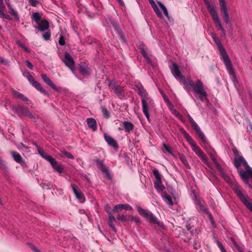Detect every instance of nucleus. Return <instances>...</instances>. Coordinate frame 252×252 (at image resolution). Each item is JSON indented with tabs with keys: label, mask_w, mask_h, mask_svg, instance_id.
<instances>
[{
	"label": "nucleus",
	"mask_w": 252,
	"mask_h": 252,
	"mask_svg": "<svg viewBox=\"0 0 252 252\" xmlns=\"http://www.w3.org/2000/svg\"><path fill=\"white\" fill-rule=\"evenodd\" d=\"M173 76L177 79H179L180 81L184 85L185 88L190 91L191 88L193 89L196 97L202 101L207 99V94L205 90L202 82L197 79L194 83L189 78L185 79L181 75L180 69L177 64L174 63L171 69Z\"/></svg>",
	"instance_id": "f257e3e1"
},
{
	"label": "nucleus",
	"mask_w": 252,
	"mask_h": 252,
	"mask_svg": "<svg viewBox=\"0 0 252 252\" xmlns=\"http://www.w3.org/2000/svg\"><path fill=\"white\" fill-rule=\"evenodd\" d=\"M234 165L237 168L241 179L244 182L252 188L249 180L252 178V169L248 165L242 156H237L234 160Z\"/></svg>",
	"instance_id": "f03ea898"
},
{
	"label": "nucleus",
	"mask_w": 252,
	"mask_h": 252,
	"mask_svg": "<svg viewBox=\"0 0 252 252\" xmlns=\"http://www.w3.org/2000/svg\"><path fill=\"white\" fill-rule=\"evenodd\" d=\"M212 38L217 45L219 51L220 52V55L223 60L224 63L226 66V69L229 73L231 74L234 75V70L232 67V65L231 63V62L227 55L225 50L222 45L220 43V41L218 39L217 37L215 34L212 35Z\"/></svg>",
	"instance_id": "7ed1b4c3"
},
{
	"label": "nucleus",
	"mask_w": 252,
	"mask_h": 252,
	"mask_svg": "<svg viewBox=\"0 0 252 252\" xmlns=\"http://www.w3.org/2000/svg\"><path fill=\"white\" fill-rule=\"evenodd\" d=\"M205 5L209 11L210 15L212 17V19L215 24L216 27L218 30L221 31L222 34L225 35V31L223 29L220 20V19L216 6L215 4H211L208 1H205Z\"/></svg>",
	"instance_id": "20e7f679"
},
{
	"label": "nucleus",
	"mask_w": 252,
	"mask_h": 252,
	"mask_svg": "<svg viewBox=\"0 0 252 252\" xmlns=\"http://www.w3.org/2000/svg\"><path fill=\"white\" fill-rule=\"evenodd\" d=\"M232 188L240 200L252 212V202L250 200L249 196L243 192L240 186L237 183H235L232 184Z\"/></svg>",
	"instance_id": "39448f33"
},
{
	"label": "nucleus",
	"mask_w": 252,
	"mask_h": 252,
	"mask_svg": "<svg viewBox=\"0 0 252 252\" xmlns=\"http://www.w3.org/2000/svg\"><path fill=\"white\" fill-rule=\"evenodd\" d=\"M185 136L188 140H190V144L191 145V147L193 151L195 153V154L199 157L200 159L203 161L204 164H205L208 167L210 166V163L209 162V159L206 157V156L204 154L203 152L201 150V149L192 140V139L189 135L188 133L186 132H185Z\"/></svg>",
	"instance_id": "423d86ee"
},
{
	"label": "nucleus",
	"mask_w": 252,
	"mask_h": 252,
	"mask_svg": "<svg viewBox=\"0 0 252 252\" xmlns=\"http://www.w3.org/2000/svg\"><path fill=\"white\" fill-rule=\"evenodd\" d=\"M137 210L139 214L148 220L150 223L157 224L158 227L162 229L165 228L164 224L158 221L157 218L151 212L145 210L140 207H138Z\"/></svg>",
	"instance_id": "0eeeda50"
},
{
	"label": "nucleus",
	"mask_w": 252,
	"mask_h": 252,
	"mask_svg": "<svg viewBox=\"0 0 252 252\" xmlns=\"http://www.w3.org/2000/svg\"><path fill=\"white\" fill-rule=\"evenodd\" d=\"M40 155L46 160L50 163L52 167L54 169L59 173L60 174L62 173L63 172L64 168L60 164H59L57 161H56L53 158L50 156L45 154L39 151Z\"/></svg>",
	"instance_id": "6e6552de"
},
{
	"label": "nucleus",
	"mask_w": 252,
	"mask_h": 252,
	"mask_svg": "<svg viewBox=\"0 0 252 252\" xmlns=\"http://www.w3.org/2000/svg\"><path fill=\"white\" fill-rule=\"evenodd\" d=\"M142 104V111L146 117L149 120L150 114H149V107L153 104V100L151 98H147L146 99H141Z\"/></svg>",
	"instance_id": "1a4fd4ad"
},
{
	"label": "nucleus",
	"mask_w": 252,
	"mask_h": 252,
	"mask_svg": "<svg viewBox=\"0 0 252 252\" xmlns=\"http://www.w3.org/2000/svg\"><path fill=\"white\" fill-rule=\"evenodd\" d=\"M64 63L65 64V65L67 67H68L73 72H74L73 68L74 66V62L73 58L71 56V55L67 53H66L65 54V59L64 60Z\"/></svg>",
	"instance_id": "9d476101"
},
{
	"label": "nucleus",
	"mask_w": 252,
	"mask_h": 252,
	"mask_svg": "<svg viewBox=\"0 0 252 252\" xmlns=\"http://www.w3.org/2000/svg\"><path fill=\"white\" fill-rule=\"evenodd\" d=\"M71 187L72 189L73 193L75 195L76 197L79 200L81 203H83L85 201V198L83 194L80 191L78 190L76 186L75 185L71 184Z\"/></svg>",
	"instance_id": "9b49d317"
},
{
	"label": "nucleus",
	"mask_w": 252,
	"mask_h": 252,
	"mask_svg": "<svg viewBox=\"0 0 252 252\" xmlns=\"http://www.w3.org/2000/svg\"><path fill=\"white\" fill-rule=\"evenodd\" d=\"M192 126L193 127L194 129L195 130L196 132L197 133L199 137L203 142L206 141V137L204 135L203 133L201 131L199 126H198L197 123L193 121L191 123Z\"/></svg>",
	"instance_id": "f8f14e48"
},
{
	"label": "nucleus",
	"mask_w": 252,
	"mask_h": 252,
	"mask_svg": "<svg viewBox=\"0 0 252 252\" xmlns=\"http://www.w3.org/2000/svg\"><path fill=\"white\" fill-rule=\"evenodd\" d=\"M192 126L193 127L194 129L195 130L196 132L197 133L199 137L203 142L206 141V137L204 135L203 133L201 131L199 126H198L197 123L193 121L191 123Z\"/></svg>",
	"instance_id": "ddd939ff"
},
{
	"label": "nucleus",
	"mask_w": 252,
	"mask_h": 252,
	"mask_svg": "<svg viewBox=\"0 0 252 252\" xmlns=\"http://www.w3.org/2000/svg\"><path fill=\"white\" fill-rule=\"evenodd\" d=\"M34 27L40 31L43 32L48 29L49 23L46 20H42L38 23H37L36 26H34Z\"/></svg>",
	"instance_id": "4468645a"
},
{
	"label": "nucleus",
	"mask_w": 252,
	"mask_h": 252,
	"mask_svg": "<svg viewBox=\"0 0 252 252\" xmlns=\"http://www.w3.org/2000/svg\"><path fill=\"white\" fill-rule=\"evenodd\" d=\"M41 77L43 81L48 86L51 87L53 90L56 91H59L58 88L56 86L53 82L47 77L45 74H42Z\"/></svg>",
	"instance_id": "2eb2a0df"
},
{
	"label": "nucleus",
	"mask_w": 252,
	"mask_h": 252,
	"mask_svg": "<svg viewBox=\"0 0 252 252\" xmlns=\"http://www.w3.org/2000/svg\"><path fill=\"white\" fill-rule=\"evenodd\" d=\"M123 209L126 210L131 211L132 208L128 204H119L114 206L113 211H120Z\"/></svg>",
	"instance_id": "dca6fc26"
},
{
	"label": "nucleus",
	"mask_w": 252,
	"mask_h": 252,
	"mask_svg": "<svg viewBox=\"0 0 252 252\" xmlns=\"http://www.w3.org/2000/svg\"><path fill=\"white\" fill-rule=\"evenodd\" d=\"M96 162L98 166V167L102 170V172L105 173L106 174V176L110 179V175L108 172V169L106 167V165L104 164L102 161L97 159L96 160Z\"/></svg>",
	"instance_id": "f3484780"
},
{
	"label": "nucleus",
	"mask_w": 252,
	"mask_h": 252,
	"mask_svg": "<svg viewBox=\"0 0 252 252\" xmlns=\"http://www.w3.org/2000/svg\"><path fill=\"white\" fill-rule=\"evenodd\" d=\"M96 162L98 166V167L102 170V172L105 173L106 174V176L110 179V175L108 172V169L106 167V165L104 164L102 161L97 159L96 160Z\"/></svg>",
	"instance_id": "a211bd4d"
},
{
	"label": "nucleus",
	"mask_w": 252,
	"mask_h": 252,
	"mask_svg": "<svg viewBox=\"0 0 252 252\" xmlns=\"http://www.w3.org/2000/svg\"><path fill=\"white\" fill-rule=\"evenodd\" d=\"M96 162L98 166V167L102 170V172L105 173L106 174V176L110 179V175L108 172V169L106 167V165L104 164L102 161L97 159L96 160Z\"/></svg>",
	"instance_id": "6ab92c4d"
},
{
	"label": "nucleus",
	"mask_w": 252,
	"mask_h": 252,
	"mask_svg": "<svg viewBox=\"0 0 252 252\" xmlns=\"http://www.w3.org/2000/svg\"><path fill=\"white\" fill-rule=\"evenodd\" d=\"M5 2L10 10L11 14L13 15L16 20H19V17L18 14V12L16 10L13 8L10 3L9 0H5Z\"/></svg>",
	"instance_id": "aec40b11"
},
{
	"label": "nucleus",
	"mask_w": 252,
	"mask_h": 252,
	"mask_svg": "<svg viewBox=\"0 0 252 252\" xmlns=\"http://www.w3.org/2000/svg\"><path fill=\"white\" fill-rule=\"evenodd\" d=\"M104 138L105 140L109 145L114 148H118V146L116 141L111 136L107 135L106 134H104Z\"/></svg>",
	"instance_id": "412c9836"
},
{
	"label": "nucleus",
	"mask_w": 252,
	"mask_h": 252,
	"mask_svg": "<svg viewBox=\"0 0 252 252\" xmlns=\"http://www.w3.org/2000/svg\"><path fill=\"white\" fill-rule=\"evenodd\" d=\"M220 10L222 13V17L224 19V22L227 24H231V22L227 8L221 9H220Z\"/></svg>",
	"instance_id": "4be33fe9"
},
{
	"label": "nucleus",
	"mask_w": 252,
	"mask_h": 252,
	"mask_svg": "<svg viewBox=\"0 0 252 252\" xmlns=\"http://www.w3.org/2000/svg\"><path fill=\"white\" fill-rule=\"evenodd\" d=\"M87 124L90 128H91L94 130H95L97 129V126L96 121L94 119L88 118L87 120Z\"/></svg>",
	"instance_id": "5701e85b"
},
{
	"label": "nucleus",
	"mask_w": 252,
	"mask_h": 252,
	"mask_svg": "<svg viewBox=\"0 0 252 252\" xmlns=\"http://www.w3.org/2000/svg\"><path fill=\"white\" fill-rule=\"evenodd\" d=\"M138 94L142 97V99H146L147 98H151L146 93L145 90L142 86L138 88Z\"/></svg>",
	"instance_id": "b1692460"
},
{
	"label": "nucleus",
	"mask_w": 252,
	"mask_h": 252,
	"mask_svg": "<svg viewBox=\"0 0 252 252\" xmlns=\"http://www.w3.org/2000/svg\"><path fill=\"white\" fill-rule=\"evenodd\" d=\"M32 85L41 93L44 94L45 95H49V94L42 87L41 85L37 81H35L32 84Z\"/></svg>",
	"instance_id": "393cba45"
},
{
	"label": "nucleus",
	"mask_w": 252,
	"mask_h": 252,
	"mask_svg": "<svg viewBox=\"0 0 252 252\" xmlns=\"http://www.w3.org/2000/svg\"><path fill=\"white\" fill-rule=\"evenodd\" d=\"M154 187L158 192L162 191L165 188L161 185V180L155 181L154 182Z\"/></svg>",
	"instance_id": "a878e982"
},
{
	"label": "nucleus",
	"mask_w": 252,
	"mask_h": 252,
	"mask_svg": "<svg viewBox=\"0 0 252 252\" xmlns=\"http://www.w3.org/2000/svg\"><path fill=\"white\" fill-rule=\"evenodd\" d=\"M117 219L118 220L123 222L128 221L131 220V216L123 214L122 216H118Z\"/></svg>",
	"instance_id": "bb28decb"
},
{
	"label": "nucleus",
	"mask_w": 252,
	"mask_h": 252,
	"mask_svg": "<svg viewBox=\"0 0 252 252\" xmlns=\"http://www.w3.org/2000/svg\"><path fill=\"white\" fill-rule=\"evenodd\" d=\"M11 154L12 155L13 158L16 162L18 163L21 162L22 158L19 153L13 151L11 152Z\"/></svg>",
	"instance_id": "cd10ccee"
},
{
	"label": "nucleus",
	"mask_w": 252,
	"mask_h": 252,
	"mask_svg": "<svg viewBox=\"0 0 252 252\" xmlns=\"http://www.w3.org/2000/svg\"><path fill=\"white\" fill-rule=\"evenodd\" d=\"M115 220V218L114 217V216L111 213H109L108 224L114 231H115V227L114 224V221Z\"/></svg>",
	"instance_id": "c85d7f7f"
},
{
	"label": "nucleus",
	"mask_w": 252,
	"mask_h": 252,
	"mask_svg": "<svg viewBox=\"0 0 252 252\" xmlns=\"http://www.w3.org/2000/svg\"><path fill=\"white\" fill-rule=\"evenodd\" d=\"M111 88L114 91V93L119 96H120L122 95V92L123 91L122 87L114 85Z\"/></svg>",
	"instance_id": "c756f323"
},
{
	"label": "nucleus",
	"mask_w": 252,
	"mask_h": 252,
	"mask_svg": "<svg viewBox=\"0 0 252 252\" xmlns=\"http://www.w3.org/2000/svg\"><path fill=\"white\" fill-rule=\"evenodd\" d=\"M123 125L126 131H130L133 128V125L132 123L128 122H124Z\"/></svg>",
	"instance_id": "7c9ffc66"
},
{
	"label": "nucleus",
	"mask_w": 252,
	"mask_h": 252,
	"mask_svg": "<svg viewBox=\"0 0 252 252\" xmlns=\"http://www.w3.org/2000/svg\"><path fill=\"white\" fill-rule=\"evenodd\" d=\"M13 94L15 97L20 98L23 101H27L28 100L27 97L24 96L23 94L16 91H13Z\"/></svg>",
	"instance_id": "2f4dec72"
},
{
	"label": "nucleus",
	"mask_w": 252,
	"mask_h": 252,
	"mask_svg": "<svg viewBox=\"0 0 252 252\" xmlns=\"http://www.w3.org/2000/svg\"><path fill=\"white\" fill-rule=\"evenodd\" d=\"M179 158L186 167L189 168V165L188 162L186 157L184 155H180Z\"/></svg>",
	"instance_id": "473e14b6"
},
{
	"label": "nucleus",
	"mask_w": 252,
	"mask_h": 252,
	"mask_svg": "<svg viewBox=\"0 0 252 252\" xmlns=\"http://www.w3.org/2000/svg\"><path fill=\"white\" fill-rule=\"evenodd\" d=\"M23 75L26 77L29 81L32 84L35 81L34 78L29 72H24Z\"/></svg>",
	"instance_id": "72a5a7b5"
},
{
	"label": "nucleus",
	"mask_w": 252,
	"mask_h": 252,
	"mask_svg": "<svg viewBox=\"0 0 252 252\" xmlns=\"http://www.w3.org/2000/svg\"><path fill=\"white\" fill-rule=\"evenodd\" d=\"M32 19L35 21L36 24L41 21V16L38 12L34 13L32 15Z\"/></svg>",
	"instance_id": "f704fd0d"
},
{
	"label": "nucleus",
	"mask_w": 252,
	"mask_h": 252,
	"mask_svg": "<svg viewBox=\"0 0 252 252\" xmlns=\"http://www.w3.org/2000/svg\"><path fill=\"white\" fill-rule=\"evenodd\" d=\"M158 4L159 7H160V8L163 11V12L165 16L167 18L169 19V15H168V13L167 10L166 8L165 7V6L160 2H158Z\"/></svg>",
	"instance_id": "c9c22d12"
},
{
	"label": "nucleus",
	"mask_w": 252,
	"mask_h": 252,
	"mask_svg": "<svg viewBox=\"0 0 252 252\" xmlns=\"http://www.w3.org/2000/svg\"><path fill=\"white\" fill-rule=\"evenodd\" d=\"M21 109L23 113L25 114L26 116L29 117L31 118H35V117H33V115L29 111V110L27 108L21 107Z\"/></svg>",
	"instance_id": "e433bc0d"
},
{
	"label": "nucleus",
	"mask_w": 252,
	"mask_h": 252,
	"mask_svg": "<svg viewBox=\"0 0 252 252\" xmlns=\"http://www.w3.org/2000/svg\"><path fill=\"white\" fill-rule=\"evenodd\" d=\"M164 200L165 201V202L170 205H173V202L172 201V199L171 197L168 195L165 194L163 196Z\"/></svg>",
	"instance_id": "4c0bfd02"
},
{
	"label": "nucleus",
	"mask_w": 252,
	"mask_h": 252,
	"mask_svg": "<svg viewBox=\"0 0 252 252\" xmlns=\"http://www.w3.org/2000/svg\"><path fill=\"white\" fill-rule=\"evenodd\" d=\"M153 174L156 179V181L161 180L160 174H159L158 170V169H156L153 170Z\"/></svg>",
	"instance_id": "58836bf2"
},
{
	"label": "nucleus",
	"mask_w": 252,
	"mask_h": 252,
	"mask_svg": "<svg viewBox=\"0 0 252 252\" xmlns=\"http://www.w3.org/2000/svg\"><path fill=\"white\" fill-rule=\"evenodd\" d=\"M80 71L83 75H89L90 73L89 70L87 68H86L82 66L80 67Z\"/></svg>",
	"instance_id": "ea45409f"
},
{
	"label": "nucleus",
	"mask_w": 252,
	"mask_h": 252,
	"mask_svg": "<svg viewBox=\"0 0 252 252\" xmlns=\"http://www.w3.org/2000/svg\"><path fill=\"white\" fill-rule=\"evenodd\" d=\"M16 43H17V44L19 45L20 47H21L25 52H28V53L30 52V50L27 47H26V46L23 43H22L20 41H19V40L17 41Z\"/></svg>",
	"instance_id": "a19ab883"
},
{
	"label": "nucleus",
	"mask_w": 252,
	"mask_h": 252,
	"mask_svg": "<svg viewBox=\"0 0 252 252\" xmlns=\"http://www.w3.org/2000/svg\"><path fill=\"white\" fill-rule=\"evenodd\" d=\"M173 114L178 117L182 122H185V119L177 111L174 110L172 111Z\"/></svg>",
	"instance_id": "79ce46f5"
},
{
	"label": "nucleus",
	"mask_w": 252,
	"mask_h": 252,
	"mask_svg": "<svg viewBox=\"0 0 252 252\" xmlns=\"http://www.w3.org/2000/svg\"><path fill=\"white\" fill-rule=\"evenodd\" d=\"M62 154L65 157L68 158H70V159H73L74 158V157L73 156V155H72L71 154H70V153L69 152H67L66 151H62Z\"/></svg>",
	"instance_id": "37998d69"
},
{
	"label": "nucleus",
	"mask_w": 252,
	"mask_h": 252,
	"mask_svg": "<svg viewBox=\"0 0 252 252\" xmlns=\"http://www.w3.org/2000/svg\"><path fill=\"white\" fill-rule=\"evenodd\" d=\"M210 158H211V159L213 160V161L214 162V163L217 165V166L218 167H220V164L218 163V161H217V158H216V156H215V154H210Z\"/></svg>",
	"instance_id": "c03bdc74"
},
{
	"label": "nucleus",
	"mask_w": 252,
	"mask_h": 252,
	"mask_svg": "<svg viewBox=\"0 0 252 252\" xmlns=\"http://www.w3.org/2000/svg\"><path fill=\"white\" fill-rule=\"evenodd\" d=\"M141 54L143 55V56L146 59L147 62L148 63H150L151 60H150V58L148 57L146 52L145 50H142L141 51Z\"/></svg>",
	"instance_id": "a18cd8bd"
},
{
	"label": "nucleus",
	"mask_w": 252,
	"mask_h": 252,
	"mask_svg": "<svg viewBox=\"0 0 252 252\" xmlns=\"http://www.w3.org/2000/svg\"><path fill=\"white\" fill-rule=\"evenodd\" d=\"M130 220L135 221L137 224L141 223V220H140V219L136 217L131 216Z\"/></svg>",
	"instance_id": "49530a36"
},
{
	"label": "nucleus",
	"mask_w": 252,
	"mask_h": 252,
	"mask_svg": "<svg viewBox=\"0 0 252 252\" xmlns=\"http://www.w3.org/2000/svg\"><path fill=\"white\" fill-rule=\"evenodd\" d=\"M5 7L3 4V2L0 3V16L4 13Z\"/></svg>",
	"instance_id": "de8ad7c7"
},
{
	"label": "nucleus",
	"mask_w": 252,
	"mask_h": 252,
	"mask_svg": "<svg viewBox=\"0 0 252 252\" xmlns=\"http://www.w3.org/2000/svg\"><path fill=\"white\" fill-rule=\"evenodd\" d=\"M220 4V9L226 8V6L224 1V0H219Z\"/></svg>",
	"instance_id": "09e8293b"
},
{
	"label": "nucleus",
	"mask_w": 252,
	"mask_h": 252,
	"mask_svg": "<svg viewBox=\"0 0 252 252\" xmlns=\"http://www.w3.org/2000/svg\"><path fill=\"white\" fill-rule=\"evenodd\" d=\"M43 38L45 40H48L50 39L51 37V34L49 32H46L45 33L43 34Z\"/></svg>",
	"instance_id": "8fccbe9b"
},
{
	"label": "nucleus",
	"mask_w": 252,
	"mask_h": 252,
	"mask_svg": "<svg viewBox=\"0 0 252 252\" xmlns=\"http://www.w3.org/2000/svg\"><path fill=\"white\" fill-rule=\"evenodd\" d=\"M163 146L168 153L172 154V152L170 150V147L168 145H166L165 144H163Z\"/></svg>",
	"instance_id": "3c124183"
},
{
	"label": "nucleus",
	"mask_w": 252,
	"mask_h": 252,
	"mask_svg": "<svg viewBox=\"0 0 252 252\" xmlns=\"http://www.w3.org/2000/svg\"><path fill=\"white\" fill-rule=\"evenodd\" d=\"M25 63L27 65V66L29 68H30L31 69H33V65H32V63L29 61H28V60L25 61Z\"/></svg>",
	"instance_id": "603ef678"
},
{
	"label": "nucleus",
	"mask_w": 252,
	"mask_h": 252,
	"mask_svg": "<svg viewBox=\"0 0 252 252\" xmlns=\"http://www.w3.org/2000/svg\"><path fill=\"white\" fill-rule=\"evenodd\" d=\"M217 244L221 252H226L225 250L224 247L220 242H218Z\"/></svg>",
	"instance_id": "864d4df0"
},
{
	"label": "nucleus",
	"mask_w": 252,
	"mask_h": 252,
	"mask_svg": "<svg viewBox=\"0 0 252 252\" xmlns=\"http://www.w3.org/2000/svg\"><path fill=\"white\" fill-rule=\"evenodd\" d=\"M59 43L61 45H64V44H65V40H64V37L63 36L60 37V39L59 40Z\"/></svg>",
	"instance_id": "5fc2aeb1"
},
{
	"label": "nucleus",
	"mask_w": 252,
	"mask_h": 252,
	"mask_svg": "<svg viewBox=\"0 0 252 252\" xmlns=\"http://www.w3.org/2000/svg\"><path fill=\"white\" fill-rule=\"evenodd\" d=\"M29 2L33 6H36L37 3V0H29Z\"/></svg>",
	"instance_id": "6e6d98bb"
},
{
	"label": "nucleus",
	"mask_w": 252,
	"mask_h": 252,
	"mask_svg": "<svg viewBox=\"0 0 252 252\" xmlns=\"http://www.w3.org/2000/svg\"><path fill=\"white\" fill-rule=\"evenodd\" d=\"M154 11L155 12V13L157 14V15L160 18H162V15L161 13V12L159 11V10L158 8H157V9H156L155 10H154Z\"/></svg>",
	"instance_id": "4d7b16f0"
},
{
	"label": "nucleus",
	"mask_w": 252,
	"mask_h": 252,
	"mask_svg": "<svg viewBox=\"0 0 252 252\" xmlns=\"http://www.w3.org/2000/svg\"><path fill=\"white\" fill-rule=\"evenodd\" d=\"M0 17L9 20L10 19V16L8 14H6L4 13H3L1 16H0Z\"/></svg>",
	"instance_id": "13d9d810"
},
{
	"label": "nucleus",
	"mask_w": 252,
	"mask_h": 252,
	"mask_svg": "<svg viewBox=\"0 0 252 252\" xmlns=\"http://www.w3.org/2000/svg\"><path fill=\"white\" fill-rule=\"evenodd\" d=\"M234 244L239 252H244L243 251V250L240 248V247L237 244H236L235 242H234Z\"/></svg>",
	"instance_id": "bf43d9fd"
},
{
	"label": "nucleus",
	"mask_w": 252,
	"mask_h": 252,
	"mask_svg": "<svg viewBox=\"0 0 252 252\" xmlns=\"http://www.w3.org/2000/svg\"><path fill=\"white\" fill-rule=\"evenodd\" d=\"M223 177L227 182H228V183H231L230 179L227 175L223 174Z\"/></svg>",
	"instance_id": "052dcab7"
},
{
	"label": "nucleus",
	"mask_w": 252,
	"mask_h": 252,
	"mask_svg": "<svg viewBox=\"0 0 252 252\" xmlns=\"http://www.w3.org/2000/svg\"><path fill=\"white\" fill-rule=\"evenodd\" d=\"M102 112H103V114L107 117V118H109V112L107 111V110L105 109V108H103L102 109Z\"/></svg>",
	"instance_id": "680f3d73"
},
{
	"label": "nucleus",
	"mask_w": 252,
	"mask_h": 252,
	"mask_svg": "<svg viewBox=\"0 0 252 252\" xmlns=\"http://www.w3.org/2000/svg\"><path fill=\"white\" fill-rule=\"evenodd\" d=\"M206 152L208 153V154L210 156V154H215V152L214 151L213 149H207Z\"/></svg>",
	"instance_id": "e2e57ef3"
},
{
	"label": "nucleus",
	"mask_w": 252,
	"mask_h": 252,
	"mask_svg": "<svg viewBox=\"0 0 252 252\" xmlns=\"http://www.w3.org/2000/svg\"><path fill=\"white\" fill-rule=\"evenodd\" d=\"M112 24H113V26H114V28H115V29H116L117 31H118V32L119 33V34H122L121 32V31H119L118 30V25H117L116 23H112Z\"/></svg>",
	"instance_id": "0e129e2a"
},
{
	"label": "nucleus",
	"mask_w": 252,
	"mask_h": 252,
	"mask_svg": "<svg viewBox=\"0 0 252 252\" xmlns=\"http://www.w3.org/2000/svg\"><path fill=\"white\" fill-rule=\"evenodd\" d=\"M0 165L2 166H5V162L0 157Z\"/></svg>",
	"instance_id": "69168bd1"
},
{
	"label": "nucleus",
	"mask_w": 252,
	"mask_h": 252,
	"mask_svg": "<svg viewBox=\"0 0 252 252\" xmlns=\"http://www.w3.org/2000/svg\"><path fill=\"white\" fill-rule=\"evenodd\" d=\"M187 117L190 123L191 122H192L193 121H194L193 119H192V118L189 114L187 115Z\"/></svg>",
	"instance_id": "338daca9"
},
{
	"label": "nucleus",
	"mask_w": 252,
	"mask_h": 252,
	"mask_svg": "<svg viewBox=\"0 0 252 252\" xmlns=\"http://www.w3.org/2000/svg\"><path fill=\"white\" fill-rule=\"evenodd\" d=\"M154 10H155L156 9H157L158 7V6L157 5V4L155 3L153 5H152Z\"/></svg>",
	"instance_id": "774afa93"
}]
</instances>
